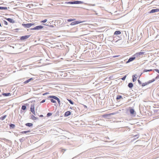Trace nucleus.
<instances>
[{
  "label": "nucleus",
  "instance_id": "obj_7",
  "mask_svg": "<svg viewBox=\"0 0 159 159\" xmlns=\"http://www.w3.org/2000/svg\"><path fill=\"white\" fill-rule=\"evenodd\" d=\"M30 111L34 115H35V113L34 111V104H31L30 108Z\"/></svg>",
  "mask_w": 159,
  "mask_h": 159
},
{
  "label": "nucleus",
  "instance_id": "obj_21",
  "mask_svg": "<svg viewBox=\"0 0 159 159\" xmlns=\"http://www.w3.org/2000/svg\"><path fill=\"white\" fill-rule=\"evenodd\" d=\"M25 125L27 126L30 127L33 126V124L31 123H27L25 124Z\"/></svg>",
  "mask_w": 159,
  "mask_h": 159
},
{
  "label": "nucleus",
  "instance_id": "obj_28",
  "mask_svg": "<svg viewBox=\"0 0 159 159\" xmlns=\"http://www.w3.org/2000/svg\"><path fill=\"white\" fill-rule=\"evenodd\" d=\"M152 69H150V70H144L143 71V72H148V71H152Z\"/></svg>",
  "mask_w": 159,
  "mask_h": 159
},
{
  "label": "nucleus",
  "instance_id": "obj_25",
  "mask_svg": "<svg viewBox=\"0 0 159 159\" xmlns=\"http://www.w3.org/2000/svg\"><path fill=\"white\" fill-rule=\"evenodd\" d=\"M121 98L123 99L122 97L121 96L119 95H117L116 98L117 100H118Z\"/></svg>",
  "mask_w": 159,
  "mask_h": 159
},
{
  "label": "nucleus",
  "instance_id": "obj_26",
  "mask_svg": "<svg viewBox=\"0 0 159 159\" xmlns=\"http://www.w3.org/2000/svg\"><path fill=\"white\" fill-rule=\"evenodd\" d=\"M3 95L5 96H7L10 95V93H4L2 94Z\"/></svg>",
  "mask_w": 159,
  "mask_h": 159
},
{
  "label": "nucleus",
  "instance_id": "obj_20",
  "mask_svg": "<svg viewBox=\"0 0 159 159\" xmlns=\"http://www.w3.org/2000/svg\"><path fill=\"white\" fill-rule=\"evenodd\" d=\"M154 80H155V79H153L152 80H150L148 81L147 82H146L147 83V84H150V83L153 82V81H154Z\"/></svg>",
  "mask_w": 159,
  "mask_h": 159
},
{
  "label": "nucleus",
  "instance_id": "obj_41",
  "mask_svg": "<svg viewBox=\"0 0 159 159\" xmlns=\"http://www.w3.org/2000/svg\"><path fill=\"white\" fill-rule=\"evenodd\" d=\"M45 100H44V99H43V100H42L41 102H40V103H43L44 102H45Z\"/></svg>",
  "mask_w": 159,
  "mask_h": 159
},
{
  "label": "nucleus",
  "instance_id": "obj_4",
  "mask_svg": "<svg viewBox=\"0 0 159 159\" xmlns=\"http://www.w3.org/2000/svg\"><path fill=\"white\" fill-rule=\"evenodd\" d=\"M117 38V36H115L113 37V39L111 41L112 43H114L119 42L120 43H121L122 42L121 40L120 39H118V40H116Z\"/></svg>",
  "mask_w": 159,
  "mask_h": 159
},
{
  "label": "nucleus",
  "instance_id": "obj_12",
  "mask_svg": "<svg viewBox=\"0 0 159 159\" xmlns=\"http://www.w3.org/2000/svg\"><path fill=\"white\" fill-rule=\"evenodd\" d=\"M7 20L9 21L10 22V23H15V21L12 19H11V18H7Z\"/></svg>",
  "mask_w": 159,
  "mask_h": 159
},
{
  "label": "nucleus",
  "instance_id": "obj_19",
  "mask_svg": "<svg viewBox=\"0 0 159 159\" xmlns=\"http://www.w3.org/2000/svg\"><path fill=\"white\" fill-rule=\"evenodd\" d=\"M33 79V78H31L28 80H27L25 81L24 82V84H27L28 83H29L30 81L31 80H32Z\"/></svg>",
  "mask_w": 159,
  "mask_h": 159
},
{
  "label": "nucleus",
  "instance_id": "obj_6",
  "mask_svg": "<svg viewBox=\"0 0 159 159\" xmlns=\"http://www.w3.org/2000/svg\"><path fill=\"white\" fill-rule=\"evenodd\" d=\"M84 21H75L73 22H71L70 24V25H76L80 24V23L84 22Z\"/></svg>",
  "mask_w": 159,
  "mask_h": 159
},
{
  "label": "nucleus",
  "instance_id": "obj_8",
  "mask_svg": "<svg viewBox=\"0 0 159 159\" xmlns=\"http://www.w3.org/2000/svg\"><path fill=\"white\" fill-rule=\"evenodd\" d=\"M145 53V52H137L135 53L134 56H136V57H139L140 55L144 54Z\"/></svg>",
  "mask_w": 159,
  "mask_h": 159
},
{
  "label": "nucleus",
  "instance_id": "obj_37",
  "mask_svg": "<svg viewBox=\"0 0 159 159\" xmlns=\"http://www.w3.org/2000/svg\"><path fill=\"white\" fill-rule=\"evenodd\" d=\"M47 19H45L43 20H42V21H41V22H42V23H45L46 22H47Z\"/></svg>",
  "mask_w": 159,
  "mask_h": 159
},
{
  "label": "nucleus",
  "instance_id": "obj_17",
  "mask_svg": "<svg viewBox=\"0 0 159 159\" xmlns=\"http://www.w3.org/2000/svg\"><path fill=\"white\" fill-rule=\"evenodd\" d=\"M136 75H134L132 76V80L133 82L135 81L136 80V78L135 77V76Z\"/></svg>",
  "mask_w": 159,
  "mask_h": 159
},
{
  "label": "nucleus",
  "instance_id": "obj_2",
  "mask_svg": "<svg viewBox=\"0 0 159 159\" xmlns=\"http://www.w3.org/2000/svg\"><path fill=\"white\" fill-rule=\"evenodd\" d=\"M34 25V23H28V24H22V26L24 27L25 28H29L32 26Z\"/></svg>",
  "mask_w": 159,
  "mask_h": 159
},
{
  "label": "nucleus",
  "instance_id": "obj_5",
  "mask_svg": "<svg viewBox=\"0 0 159 159\" xmlns=\"http://www.w3.org/2000/svg\"><path fill=\"white\" fill-rule=\"evenodd\" d=\"M30 36V35H28L21 36L20 37V40L22 41H24L28 39Z\"/></svg>",
  "mask_w": 159,
  "mask_h": 159
},
{
  "label": "nucleus",
  "instance_id": "obj_39",
  "mask_svg": "<svg viewBox=\"0 0 159 159\" xmlns=\"http://www.w3.org/2000/svg\"><path fill=\"white\" fill-rule=\"evenodd\" d=\"M57 101L59 104V105L60 106V101L59 99V98L57 100Z\"/></svg>",
  "mask_w": 159,
  "mask_h": 159
},
{
  "label": "nucleus",
  "instance_id": "obj_29",
  "mask_svg": "<svg viewBox=\"0 0 159 159\" xmlns=\"http://www.w3.org/2000/svg\"><path fill=\"white\" fill-rule=\"evenodd\" d=\"M67 100L71 104H74V102L72 100H71L68 99H67Z\"/></svg>",
  "mask_w": 159,
  "mask_h": 159
},
{
  "label": "nucleus",
  "instance_id": "obj_47",
  "mask_svg": "<svg viewBox=\"0 0 159 159\" xmlns=\"http://www.w3.org/2000/svg\"><path fill=\"white\" fill-rule=\"evenodd\" d=\"M43 25H46L45 24H43Z\"/></svg>",
  "mask_w": 159,
  "mask_h": 159
},
{
  "label": "nucleus",
  "instance_id": "obj_27",
  "mask_svg": "<svg viewBox=\"0 0 159 159\" xmlns=\"http://www.w3.org/2000/svg\"><path fill=\"white\" fill-rule=\"evenodd\" d=\"M26 109V106L25 105H23L22 106L21 109L23 110H25Z\"/></svg>",
  "mask_w": 159,
  "mask_h": 159
},
{
  "label": "nucleus",
  "instance_id": "obj_13",
  "mask_svg": "<svg viewBox=\"0 0 159 159\" xmlns=\"http://www.w3.org/2000/svg\"><path fill=\"white\" fill-rule=\"evenodd\" d=\"M49 97L50 98H53L54 99L56 100H57L59 99L57 97L54 96H49Z\"/></svg>",
  "mask_w": 159,
  "mask_h": 159
},
{
  "label": "nucleus",
  "instance_id": "obj_18",
  "mask_svg": "<svg viewBox=\"0 0 159 159\" xmlns=\"http://www.w3.org/2000/svg\"><path fill=\"white\" fill-rule=\"evenodd\" d=\"M7 7H0V10H7Z\"/></svg>",
  "mask_w": 159,
  "mask_h": 159
},
{
  "label": "nucleus",
  "instance_id": "obj_14",
  "mask_svg": "<svg viewBox=\"0 0 159 159\" xmlns=\"http://www.w3.org/2000/svg\"><path fill=\"white\" fill-rule=\"evenodd\" d=\"M71 114V112L70 111H67L65 113V115L66 116H68Z\"/></svg>",
  "mask_w": 159,
  "mask_h": 159
},
{
  "label": "nucleus",
  "instance_id": "obj_46",
  "mask_svg": "<svg viewBox=\"0 0 159 159\" xmlns=\"http://www.w3.org/2000/svg\"><path fill=\"white\" fill-rule=\"evenodd\" d=\"M84 107L87 108V106H84Z\"/></svg>",
  "mask_w": 159,
  "mask_h": 159
},
{
  "label": "nucleus",
  "instance_id": "obj_33",
  "mask_svg": "<svg viewBox=\"0 0 159 159\" xmlns=\"http://www.w3.org/2000/svg\"><path fill=\"white\" fill-rule=\"evenodd\" d=\"M52 115V113H50V112H49L48 113V114H47V116H51Z\"/></svg>",
  "mask_w": 159,
  "mask_h": 159
},
{
  "label": "nucleus",
  "instance_id": "obj_1",
  "mask_svg": "<svg viewBox=\"0 0 159 159\" xmlns=\"http://www.w3.org/2000/svg\"><path fill=\"white\" fill-rule=\"evenodd\" d=\"M84 3L83 2L80 1H75L73 2H66L65 4H82Z\"/></svg>",
  "mask_w": 159,
  "mask_h": 159
},
{
  "label": "nucleus",
  "instance_id": "obj_36",
  "mask_svg": "<svg viewBox=\"0 0 159 159\" xmlns=\"http://www.w3.org/2000/svg\"><path fill=\"white\" fill-rule=\"evenodd\" d=\"M153 71H156V72H157V73H159V70L158 69H155L154 70H153Z\"/></svg>",
  "mask_w": 159,
  "mask_h": 159
},
{
  "label": "nucleus",
  "instance_id": "obj_23",
  "mask_svg": "<svg viewBox=\"0 0 159 159\" xmlns=\"http://www.w3.org/2000/svg\"><path fill=\"white\" fill-rule=\"evenodd\" d=\"M7 116L6 115H5L3 116H2L0 118V119L1 120H3L4 119H5V118H6Z\"/></svg>",
  "mask_w": 159,
  "mask_h": 159
},
{
  "label": "nucleus",
  "instance_id": "obj_9",
  "mask_svg": "<svg viewBox=\"0 0 159 159\" xmlns=\"http://www.w3.org/2000/svg\"><path fill=\"white\" fill-rule=\"evenodd\" d=\"M159 11V9H152L150 12V13H153L155 12H157Z\"/></svg>",
  "mask_w": 159,
  "mask_h": 159
},
{
  "label": "nucleus",
  "instance_id": "obj_16",
  "mask_svg": "<svg viewBox=\"0 0 159 159\" xmlns=\"http://www.w3.org/2000/svg\"><path fill=\"white\" fill-rule=\"evenodd\" d=\"M31 118L33 120H36L37 119V118L35 117L34 115H31Z\"/></svg>",
  "mask_w": 159,
  "mask_h": 159
},
{
  "label": "nucleus",
  "instance_id": "obj_38",
  "mask_svg": "<svg viewBox=\"0 0 159 159\" xmlns=\"http://www.w3.org/2000/svg\"><path fill=\"white\" fill-rule=\"evenodd\" d=\"M4 24L6 25H7L8 24V23L7 21L5 20H4L3 21Z\"/></svg>",
  "mask_w": 159,
  "mask_h": 159
},
{
  "label": "nucleus",
  "instance_id": "obj_24",
  "mask_svg": "<svg viewBox=\"0 0 159 159\" xmlns=\"http://www.w3.org/2000/svg\"><path fill=\"white\" fill-rule=\"evenodd\" d=\"M15 125L13 124H11L10 125V128L14 129L15 127Z\"/></svg>",
  "mask_w": 159,
  "mask_h": 159
},
{
  "label": "nucleus",
  "instance_id": "obj_32",
  "mask_svg": "<svg viewBox=\"0 0 159 159\" xmlns=\"http://www.w3.org/2000/svg\"><path fill=\"white\" fill-rule=\"evenodd\" d=\"M139 137V134H136V135H134L133 136V137L135 138L136 137V138L138 139Z\"/></svg>",
  "mask_w": 159,
  "mask_h": 159
},
{
  "label": "nucleus",
  "instance_id": "obj_3",
  "mask_svg": "<svg viewBox=\"0 0 159 159\" xmlns=\"http://www.w3.org/2000/svg\"><path fill=\"white\" fill-rule=\"evenodd\" d=\"M43 26L42 25H38L35 26V27L30 29L31 30H39L41 29H43Z\"/></svg>",
  "mask_w": 159,
  "mask_h": 159
},
{
  "label": "nucleus",
  "instance_id": "obj_11",
  "mask_svg": "<svg viewBox=\"0 0 159 159\" xmlns=\"http://www.w3.org/2000/svg\"><path fill=\"white\" fill-rule=\"evenodd\" d=\"M129 112L131 114H134V113H135L134 110L131 107L129 108Z\"/></svg>",
  "mask_w": 159,
  "mask_h": 159
},
{
  "label": "nucleus",
  "instance_id": "obj_35",
  "mask_svg": "<svg viewBox=\"0 0 159 159\" xmlns=\"http://www.w3.org/2000/svg\"><path fill=\"white\" fill-rule=\"evenodd\" d=\"M126 76L125 75L121 79L123 80H125V79H126Z\"/></svg>",
  "mask_w": 159,
  "mask_h": 159
},
{
  "label": "nucleus",
  "instance_id": "obj_34",
  "mask_svg": "<svg viewBox=\"0 0 159 159\" xmlns=\"http://www.w3.org/2000/svg\"><path fill=\"white\" fill-rule=\"evenodd\" d=\"M50 101H51V102H53V103H56V101L54 100L53 99H51L50 100Z\"/></svg>",
  "mask_w": 159,
  "mask_h": 159
},
{
  "label": "nucleus",
  "instance_id": "obj_10",
  "mask_svg": "<svg viewBox=\"0 0 159 159\" xmlns=\"http://www.w3.org/2000/svg\"><path fill=\"white\" fill-rule=\"evenodd\" d=\"M135 59V57H132L130 58L127 62V63L129 62L133 61Z\"/></svg>",
  "mask_w": 159,
  "mask_h": 159
},
{
  "label": "nucleus",
  "instance_id": "obj_15",
  "mask_svg": "<svg viewBox=\"0 0 159 159\" xmlns=\"http://www.w3.org/2000/svg\"><path fill=\"white\" fill-rule=\"evenodd\" d=\"M128 86L129 88H131L133 86V84L132 83H129L128 84Z\"/></svg>",
  "mask_w": 159,
  "mask_h": 159
},
{
  "label": "nucleus",
  "instance_id": "obj_22",
  "mask_svg": "<svg viewBox=\"0 0 159 159\" xmlns=\"http://www.w3.org/2000/svg\"><path fill=\"white\" fill-rule=\"evenodd\" d=\"M121 33V32L120 31H116L115 33L114 34H120Z\"/></svg>",
  "mask_w": 159,
  "mask_h": 159
},
{
  "label": "nucleus",
  "instance_id": "obj_40",
  "mask_svg": "<svg viewBox=\"0 0 159 159\" xmlns=\"http://www.w3.org/2000/svg\"><path fill=\"white\" fill-rule=\"evenodd\" d=\"M138 82L139 84H142L141 82L139 80H138Z\"/></svg>",
  "mask_w": 159,
  "mask_h": 159
},
{
  "label": "nucleus",
  "instance_id": "obj_30",
  "mask_svg": "<svg viewBox=\"0 0 159 159\" xmlns=\"http://www.w3.org/2000/svg\"><path fill=\"white\" fill-rule=\"evenodd\" d=\"M75 20V19H67V21L68 22H71V21H74Z\"/></svg>",
  "mask_w": 159,
  "mask_h": 159
},
{
  "label": "nucleus",
  "instance_id": "obj_45",
  "mask_svg": "<svg viewBox=\"0 0 159 159\" xmlns=\"http://www.w3.org/2000/svg\"><path fill=\"white\" fill-rule=\"evenodd\" d=\"M22 133H26V131L22 132Z\"/></svg>",
  "mask_w": 159,
  "mask_h": 159
},
{
  "label": "nucleus",
  "instance_id": "obj_31",
  "mask_svg": "<svg viewBox=\"0 0 159 159\" xmlns=\"http://www.w3.org/2000/svg\"><path fill=\"white\" fill-rule=\"evenodd\" d=\"M147 85V84L146 82L145 83H143L142 84V87H144Z\"/></svg>",
  "mask_w": 159,
  "mask_h": 159
},
{
  "label": "nucleus",
  "instance_id": "obj_42",
  "mask_svg": "<svg viewBox=\"0 0 159 159\" xmlns=\"http://www.w3.org/2000/svg\"><path fill=\"white\" fill-rule=\"evenodd\" d=\"M159 78V75H158L157 77H156L155 79H158Z\"/></svg>",
  "mask_w": 159,
  "mask_h": 159
},
{
  "label": "nucleus",
  "instance_id": "obj_44",
  "mask_svg": "<svg viewBox=\"0 0 159 159\" xmlns=\"http://www.w3.org/2000/svg\"><path fill=\"white\" fill-rule=\"evenodd\" d=\"M40 117H43V115H41L39 116Z\"/></svg>",
  "mask_w": 159,
  "mask_h": 159
},
{
  "label": "nucleus",
  "instance_id": "obj_43",
  "mask_svg": "<svg viewBox=\"0 0 159 159\" xmlns=\"http://www.w3.org/2000/svg\"><path fill=\"white\" fill-rule=\"evenodd\" d=\"M30 131L28 130V131H26V133H29L30 132Z\"/></svg>",
  "mask_w": 159,
  "mask_h": 159
}]
</instances>
